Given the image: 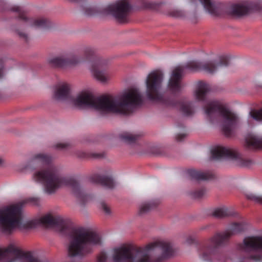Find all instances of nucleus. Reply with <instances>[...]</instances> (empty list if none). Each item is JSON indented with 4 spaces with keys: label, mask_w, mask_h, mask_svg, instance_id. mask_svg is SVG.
Returning <instances> with one entry per match:
<instances>
[{
    "label": "nucleus",
    "mask_w": 262,
    "mask_h": 262,
    "mask_svg": "<svg viewBox=\"0 0 262 262\" xmlns=\"http://www.w3.org/2000/svg\"><path fill=\"white\" fill-rule=\"evenodd\" d=\"M39 202L38 198L31 197L0 209L1 231L10 234L16 228L31 229L41 224L56 227L62 232H69L68 253L70 257H84L93 253L95 247L101 245L102 238L98 233L84 228L71 229V222L58 215L48 214L38 220L23 222L22 208L24 205L31 203L38 205Z\"/></svg>",
    "instance_id": "f257e3e1"
},
{
    "label": "nucleus",
    "mask_w": 262,
    "mask_h": 262,
    "mask_svg": "<svg viewBox=\"0 0 262 262\" xmlns=\"http://www.w3.org/2000/svg\"><path fill=\"white\" fill-rule=\"evenodd\" d=\"M54 97L57 100H72L74 105L79 108L94 109L103 115L108 114L127 115L143 102L139 90L134 88L128 90L120 98L111 95L96 97L90 92H82L73 99L71 96L70 85L65 83L58 86Z\"/></svg>",
    "instance_id": "f03ea898"
},
{
    "label": "nucleus",
    "mask_w": 262,
    "mask_h": 262,
    "mask_svg": "<svg viewBox=\"0 0 262 262\" xmlns=\"http://www.w3.org/2000/svg\"><path fill=\"white\" fill-rule=\"evenodd\" d=\"M52 160L49 154H37L29 160L25 168L35 169L42 165L46 166V169L35 172L33 178L35 181L43 184L47 193L52 194L59 188L69 186L79 203L81 205L85 204L91 196L84 192L79 182L73 178L61 175L58 168L52 164Z\"/></svg>",
    "instance_id": "7ed1b4c3"
},
{
    "label": "nucleus",
    "mask_w": 262,
    "mask_h": 262,
    "mask_svg": "<svg viewBox=\"0 0 262 262\" xmlns=\"http://www.w3.org/2000/svg\"><path fill=\"white\" fill-rule=\"evenodd\" d=\"M230 64V58L227 55L221 56L217 59L205 62L191 61L185 65L176 67L172 72L168 81L169 90L174 94L179 93L183 85L181 80L185 69L191 71H202L207 73L213 74L220 68L226 67Z\"/></svg>",
    "instance_id": "20e7f679"
},
{
    "label": "nucleus",
    "mask_w": 262,
    "mask_h": 262,
    "mask_svg": "<svg viewBox=\"0 0 262 262\" xmlns=\"http://www.w3.org/2000/svg\"><path fill=\"white\" fill-rule=\"evenodd\" d=\"M163 79V74L160 71L150 73L147 76L146 95L151 101L161 103L167 107H174L180 110L186 116H190L194 113V106L192 102L185 99L177 100L171 98H165L160 93Z\"/></svg>",
    "instance_id": "39448f33"
},
{
    "label": "nucleus",
    "mask_w": 262,
    "mask_h": 262,
    "mask_svg": "<svg viewBox=\"0 0 262 262\" xmlns=\"http://www.w3.org/2000/svg\"><path fill=\"white\" fill-rule=\"evenodd\" d=\"M245 229L244 223H234L226 231L215 234L199 245V257L204 261L211 260L219 253L220 248L225 246L232 235L241 233Z\"/></svg>",
    "instance_id": "423d86ee"
},
{
    "label": "nucleus",
    "mask_w": 262,
    "mask_h": 262,
    "mask_svg": "<svg viewBox=\"0 0 262 262\" xmlns=\"http://www.w3.org/2000/svg\"><path fill=\"white\" fill-rule=\"evenodd\" d=\"M204 108L211 122H214L219 117L223 118L222 129L226 136L231 137L233 135L238 122L237 117L235 114L216 100L209 101Z\"/></svg>",
    "instance_id": "0eeeda50"
},
{
    "label": "nucleus",
    "mask_w": 262,
    "mask_h": 262,
    "mask_svg": "<svg viewBox=\"0 0 262 262\" xmlns=\"http://www.w3.org/2000/svg\"><path fill=\"white\" fill-rule=\"evenodd\" d=\"M0 262H44L33 256L31 252H23L10 244L7 247L0 248Z\"/></svg>",
    "instance_id": "6e6552de"
},
{
    "label": "nucleus",
    "mask_w": 262,
    "mask_h": 262,
    "mask_svg": "<svg viewBox=\"0 0 262 262\" xmlns=\"http://www.w3.org/2000/svg\"><path fill=\"white\" fill-rule=\"evenodd\" d=\"M211 154L213 159H231L235 161L237 165L242 167H250L254 164L253 161L245 158L236 150L225 147L216 146L211 150Z\"/></svg>",
    "instance_id": "1a4fd4ad"
},
{
    "label": "nucleus",
    "mask_w": 262,
    "mask_h": 262,
    "mask_svg": "<svg viewBox=\"0 0 262 262\" xmlns=\"http://www.w3.org/2000/svg\"><path fill=\"white\" fill-rule=\"evenodd\" d=\"M239 250L248 253L246 258L255 261L262 260V236H249L238 245Z\"/></svg>",
    "instance_id": "9d476101"
},
{
    "label": "nucleus",
    "mask_w": 262,
    "mask_h": 262,
    "mask_svg": "<svg viewBox=\"0 0 262 262\" xmlns=\"http://www.w3.org/2000/svg\"><path fill=\"white\" fill-rule=\"evenodd\" d=\"M132 9L128 0H121L109 6L104 10L106 13L113 16L119 23H125L128 21Z\"/></svg>",
    "instance_id": "9b49d317"
},
{
    "label": "nucleus",
    "mask_w": 262,
    "mask_h": 262,
    "mask_svg": "<svg viewBox=\"0 0 262 262\" xmlns=\"http://www.w3.org/2000/svg\"><path fill=\"white\" fill-rule=\"evenodd\" d=\"M10 10L16 12L17 18L19 20L30 26L39 29H48L51 26L50 21L47 18L44 17L33 18L28 17L26 11L21 7L13 6L10 8Z\"/></svg>",
    "instance_id": "f8f14e48"
},
{
    "label": "nucleus",
    "mask_w": 262,
    "mask_h": 262,
    "mask_svg": "<svg viewBox=\"0 0 262 262\" xmlns=\"http://www.w3.org/2000/svg\"><path fill=\"white\" fill-rule=\"evenodd\" d=\"M261 1H243L232 5L229 13L233 16L241 17L247 15L251 11H261Z\"/></svg>",
    "instance_id": "ddd939ff"
},
{
    "label": "nucleus",
    "mask_w": 262,
    "mask_h": 262,
    "mask_svg": "<svg viewBox=\"0 0 262 262\" xmlns=\"http://www.w3.org/2000/svg\"><path fill=\"white\" fill-rule=\"evenodd\" d=\"M85 59L79 58L74 54L63 55L50 58L49 64L53 68H64L69 66L76 64Z\"/></svg>",
    "instance_id": "4468645a"
},
{
    "label": "nucleus",
    "mask_w": 262,
    "mask_h": 262,
    "mask_svg": "<svg viewBox=\"0 0 262 262\" xmlns=\"http://www.w3.org/2000/svg\"><path fill=\"white\" fill-rule=\"evenodd\" d=\"M204 9L209 14L213 16H220L224 13V5L221 3H216L211 0H198Z\"/></svg>",
    "instance_id": "2eb2a0df"
},
{
    "label": "nucleus",
    "mask_w": 262,
    "mask_h": 262,
    "mask_svg": "<svg viewBox=\"0 0 262 262\" xmlns=\"http://www.w3.org/2000/svg\"><path fill=\"white\" fill-rule=\"evenodd\" d=\"M90 180L92 182L99 184L108 189H113L116 185V182L111 176L94 174L91 176Z\"/></svg>",
    "instance_id": "dca6fc26"
},
{
    "label": "nucleus",
    "mask_w": 262,
    "mask_h": 262,
    "mask_svg": "<svg viewBox=\"0 0 262 262\" xmlns=\"http://www.w3.org/2000/svg\"><path fill=\"white\" fill-rule=\"evenodd\" d=\"M102 63V60H98L96 61V62L92 65V71L95 77L98 80L104 83L108 80L109 76L104 71L100 70Z\"/></svg>",
    "instance_id": "f3484780"
},
{
    "label": "nucleus",
    "mask_w": 262,
    "mask_h": 262,
    "mask_svg": "<svg viewBox=\"0 0 262 262\" xmlns=\"http://www.w3.org/2000/svg\"><path fill=\"white\" fill-rule=\"evenodd\" d=\"M245 141L246 147L250 149L262 148V137L249 134L246 137Z\"/></svg>",
    "instance_id": "a211bd4d"
},
{
    "label": "nucleus",
    "mask_w": 262,
    "mask_h": 262,
    "mask_svg": "<svg viewBox=\"0 0 262 262\" xmlns=\"http://www.w3.org/2000/svg\"><path fill=\"white\" fill-rule=\"evenodd\" d=\"M210 90L209 85L204 81H199L195 91L196 99L199 101H204L206 97L207 93Z\"/></svg>",
    "instance_id": "6ab92c4d"
},
{
    "label": "nucleus",
    "mask_w": 262,
    "mask_h": 262,
    "mask_svg": "<svg viewBox=\"0 0 262 262\" xmlns=\"http://www.w3.org/2000/svg\"><path fill=\"white\" fill-rule=\"evenodd\" d=\"M187 173L191 179L196 180H207L214 177V175L211 172H202L195 169H188Z\"/></svg>",
    "instance_id": "aec40b11"
},
{
    "label": "nucleus",
    "mask_w": 262,
    "mask_h": 262,
    "mask_svg": "<svg viewBox=\"0 0 262 262\" xmlns=\"http://www.w3.org/2000/svg\"><path fill=\"white\" fill-rule=\"evenodd\" d=\"M212 215L215 217L222 218L227 216H236L238 215L231 208L222 207L215 209L212 212Z\"/></svg>",
    "instance_id": "412c9836"
},
{
    "label": "nucleus",
    "mask_w": 262,
    "mask_h": 262,
    "mask_svg": "<svg viewBox=\"0 0 262 262\" xmlns=\"http://www.w3.org/2000/svg\"><path fill=\"white\" fill-rule=\"evenodd\" d=\"M139 137V135H134L127 132L123 133L120 135V138L128 144L135 143L138 140Z\"/></svg>",
    "instance_id": "4be33fe9"
},
{
    "label": "nucleus",
    "mask_w": 262,
    "mask_h": 262,
    "mask_svg": "<svg viewBox=\"0 0 262 262\" xmlns=\"http://www.w3.org/2000/svg\"><path fill=\"white\" fill-rule=\"evenodd\" d=\"M84 14L89 16H94L102 13L101 10L95 6H88L83 9Z\"/></svg>",
    "instance_id": "5701e85b"
},
{
    "label": "nucleus",
    "mask_w": 262,
    "mask_h": 262,
    "mask_svg": "<svg viewBox=\"0 0 262 262\" xmlns=\"http://www.w3.org/2000/svg\"><path fill=\"white\" fill-rule=\"evenodd\" d=\"M158 204V202H150L142 204L140 207V214H142L148 212L151 209L156 207Z\"/></svg>",
    "instance_id": "b1692460"
},
{
    "label": "nucleus",
    "mask_w": 262,
    "mask_h": 262,
    "mask_svg": "<svg viewBox=\"0 0 262 262\" xmlns=\"http://www.w3.org/2000/svg\"><path fill=\"white\" fill-rule=\"evenodd\" d=\"M206 193V190L204 187L196 189L191 193V195L194 199H201Z\"/></svg>",
    "instance_id": "393cba45"
},
{
    "label": "nucleus",
    "mask_w": 262,
    "mask_h": 262,
    "mask_svg": "<svg viewBox=\"0 0 262 262\" xmlns=\"http://www.w3.org/2000/svg\"><path fill=\"white\" fill-rule=\"evenodd\" d=\"M251 116L256 121L262 120V108L260 110H253L250 112Z\"/></svg>",
    "instance_id": "a878e982"
},
{
    "label": "nucleus",
    "mask_w": 262,
    "mask_h": 262,
    "mask_svg": "<svg viewBox=\"0 0 262 262\" xmlns=\"http://www.w3.org/2000/svg\"><path fill=\"white\" fill-rule=\"evenodd\" d=\"M84 56L85 60H89L91 57L95 56V50L94 49L91 47H87L84 51Z\"/></svg>",
    "instance_id": "bb28decb"
},
{
    "label": "nucleus",
    "mask_w": 262,
    "mask_h": 262,
    "mask_svg": "<svg viewBox=\"0 0 262 262\" xmlns=\"http://www.w3.org/2000/svg\"><path fill=\"white\" fill-rule=\"evenodd\" d=\"M247 198L249 200L254 201L257 203L262 204V196L254 194H249L247 195Z\"/></svg>",
    "instance_id": "cd10ccee"
},
{
    "label": "nucleus",
    "mask_w": 262,
    "mask_h": 262,
    "mask_svg": "<svg viewBox=\"0 0 262 262\" xmlns=\"http://www.w3.org/2000/svg\"><path fill=\"white\" fill-rule=\"evenodd\" d=\"M68 143H59L56 145V148L59 149H63L68 148L70 146Z\"/></svg>",
    "instance_id": "c85d7f7f"
},
{
    "label": "nucleus",
    "mask_w": 262,
    "mask_h": 262,
    "mask_svg": "<svg viewBox=\"0 0 262 262\" xmlns=\"http://www.w3.org/2000/svg\"><path fill=\"white\" fill-rule=\"evenodd\" d=\"M101 207L103 209V211L106 214L110 213V208L104 203L101 204Z\"/></svg>",
    "instance_id": "c756f323"
},
{
    "label": "nucleus",
    "mask_w": 262,
    "mask_h": 262,
    "mask_svg": "<svg viewBox=\"0 0 262 262\" xmlns=\"http://www.w3.org/2000/svg\"><path fill=\"white\" fill-rule=\"evenodd\" d=\"M17 31V33H18V35L19 36V37L20 38H21L23 39H24L25 41H28V37L27 34H26L25 33H24L23 32H20V31H19L18 30Z\"/></svg>",
    "instance_id": "7c9ffc66"
},
{
    "label": "nucleus",
    "mask_w": 262,
    "mask_h": 262,
    "mask_svg": "<svg viewBox=\"0 0 262 262\" xmlns=\"http://www.w3.org/2000/svg\"><path fill=\"white\" fill-rule=\"evenodd\" d=\"M186 134H178L176 137V140L177 141H182L186 137Z\"/></svg>",
    "instance_id": "2f4dec72"
},
{
    "label": "nucleus",
    "mask_w": 262,
    "mask_h": 262,
    "mask_svg": "<svg viewBox=\"0 0 262 262\" xmlns=\"http://www.w3.org/2000/svg\"><path fill=\"white\" fill-rule=\"evenodd\" d=\"M142 2L143 6L146 8H149L150 7V4L145 0H141Z\"/></svg>",
    "instance_id": "473e14b6"
},
{
    "label": "nucleus",
    "mask_w": 262,
    "mask_h": 262,
    "mask_svg": "<svg viewBox=\"0 0 262 262\" xmlns=\"http://www.w3.org/2000/svg\"><path fill=\"white\" fill-rule=\"evenodd\" d=\"M77 155L78 157L81 158H84L86 157V154L83 152H78Z\"/></svg>",
    "instance_id": "72a5a7b5"
},
{
    "label": "nucleus",
    "mask_w": 262,
    "mask_h": 262,
    "mask_svg": "<svg viewBox=\"0 0 262 262\" xmlns=\"http://www.w3.org/2000/svg\"><path fill=\"white\" fill-rule=\"evenodd\" d=\"M171 14L174 17H179L181 16V12L179 11H173L171 12Z\"/></svg>",
    "instance_id": "f704fd0d"
},
{
    "label": "nucleus",
    "mask_w": 262,
    "mask_h": 262,
    "mask_svg": "<svg viewBox=\"0 0 262 262\" xmlns=\"http://www.w3.org/2000/svg\"><path fill=\"white\" fill-rule=\"evenodd\" d=\"M194 242V239L191 237H189L186 240V243L189 245H190V244L193 243Z\"/></svg>",
    "instance_id": "c9c22d12"
},
{
    "label": "nucleus",
    "mask_w": 262,
    "mask_h": 262,
    "mask_svg": "<svg viewBox=\"0 0 262 262\" xmlns=\"http://www.w3.org/2000/svg\"><path fill=\"white\" fill-rule=\"evenodd\" d=\"M70 2H75L77 3H85L86 0H69Z\"/></svg>",
    "instance_id": "e433bc0d"
},
{
    "label": "nucleus",
    "mask_w": 262,
    "mask_h": 262,
    "mask_svg": "<svg viewBox=\"0 0 262 262\" xmlns=\"http://www.w3.org/2000/svg\"><path fill=\"white\" fill-rule=\"evenodd\" d=\"M3 69V67L0 68V79H1L3 77V75H4Z\"/></svg>",
    "instance_id": "4c0bfd02"
},
{
    "label": "nucleus",
    "mask_w": 262,
    "mask_h": 262,
    "mask_svg": "<svg viewBox=\"0 0 262 262\" xmlns=\"http://www.w3.org/2000/svg\"><path fill=\"white\" fill-rule=\"evenodd\" d=\"M5 164V161L4 160L0 157V166H3Z\"/></svg>",
    "instance_id": "58836bf2"
},
{
    "label": "nucleus",
    "mask_w": 262,
    "mask_h": 262,
    "mask_svg": "<svg viewBox=\"0 0 262 262\" xmlns=\"http://www.w3.org/2000/svg\"><path fill=\"white\" fill-rule=\"evenodd\" d=\"M94 157H95V158H97L99 157V156L98 155H96V154H94L93 155Z\"/></svg>",
    "instance_id": "ea45409f"
},
{
    "label": "nucleus",
    "mask_w": 262,
    "mask_h": 262,
    "mask_svg": "<svg viewBox=\"0 0 262 262\" xmlns=\"http://www.w3.org/2000/svg\"><path fill=\"white\" fill-rule=\"evenodd\" d=\"M2 60H1L0 61V63L2 64Z\"/></svg>",
    "instance_id": "a19ab883"
},
{
    "label": "nucleus",
    "mask_w": 262,
    "mask_h": 262,
    "mask_svg": "<svg viewBox=\"0 0 262 262\" xmlns=\"http://www.w3.org/2000/svg\"><path fill=\"white\" fill-rule=\"evenodd\" d=\"M181 127H184L183 125H181Z\"/></svg>",
    "instance_id": "79ce46f5"
}]
</instances>
